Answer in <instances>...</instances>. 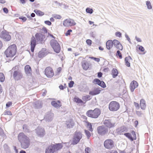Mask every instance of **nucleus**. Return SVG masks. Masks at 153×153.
I'll return each instance as SVG.
<instances>
[{
	"label": "nucleus",
	"mask_w": 153,
	"mask_h": 153,
	"mask_svg": "<svg viewBox=\"0 0 153 153\" xmlns=\"http://www.w3.org/2000/svg\"><path fill=\"white\" fill-rule=\"evenodd\" d=\"M18 140L21 143L22 148L26 149L29 147L30 145L29 139L23 133L21 132L19 134Z\"/></svg>",
	"instance_id": "nucleus-1"
},
{
	"label": "nucleus",
	"mask_w": 153,
	"mask_h": 153,
	"mask_svg": "<svg viewBox=\"0 0 153 153\" xmlns=\"http://www.w3.org/2000/svg\"><path fill=\"white\" fill-rule=\"evenodd\" d=\"M63 145L61 143L51 144L47 147L45 150V153H54L61 149Z\"/></svg>",
	"instance_id": "nucleus-2"
},
{
	"label": "nucleus",
	"mask_w": 153,
	"mask_h": 153,
	"mask_svg": "<svg viewBox=\"0 0 153 153\" xmlns=\"http://www.w3.org/2000/svg\"><path fill=\"white\" fill-rule=\"evenodd\" d=\"M17 51V48L15 44L11 45L4 52V54L7 57H13Z\"/></svg>",
	"instance_id": "nucleus-3"
},
{
	"label": "nucleus",
	"mask_w": 153,
	"mask_h": 153,
	"mask_svg": "<svg viewBox=\"0 0 153 153\" xmlns=\"http://www.w3.org/2000/svg\"><path fill=\"white\" fill-rule=\"evenodd\" d=\"M101 114L100 110L98 108H96L94 110H90L87 111L86 115L88 117L93 118H97Z\"/></svg>",
	"instance_id": "nucleus-4"
},
{
	"label": "nucleus",
	"mask_w": 153,
	"mask_h": 153,
	"mask_svg": "<svg viewBox=\"0 0 153 153\" xmlns=\"http://www.w3.org/2000/svg\"><path fill=\"white\" fill-rule=\"evenodd\" d=\"M82 137V134L80 132L76 131L74 135L72 140L71 141V144L75 145L77 144Z\"/></svg>",
	"instance_id": "nucleus-5"
},
{
	"label": "nucleus",
	"mask_w": 153,
	"mask_h": 153,
	"mask_svg": "<svg viewBox=\"0 0 153 153\" xmlns=\"http://www.w3.org/2000/svg\"><path fill=\"white\" fill-rule=\"evenodd\" d=\"M50 45L54 52L59 53L61 50L60 46L58 42L55 39H52L50 41Z\"/></svg>",
	"instance_id": "nucleus-6"
},
{
	"label": "nucleus",
	"mask_w": 153,
	"mask_h": 153,
	"mask_svg": "<svg viewBox=\"0 0 153 153\" xmlns=\"http://www.w3.org/2000/svg\"><path fill=\"white\" fill-rule=\"evenodd\" d=\"M35 36L37 43L42 44L45 42V35L40 33H37L35 35Z\"/></svg>",
	"instance_id": "nucleus-7"
},
{
	"label": "nucleus",
	"mask_w": 153,
	"mask_h": 153,
	"mask_svg": "<svg viewBox=\"0 0 153 153\" xmlns=\"http://www.w3.org/2000/svg\"><path fill=\"white\" fill-rule=\"evenodd\" d=\"M119 103L116 101H112L109 104V109L111 111H117L120 108Z\"/></svg>",
	"instance_id": "nucleus-8"
},
{
	"label": "nucleus",
	"mask_w": 153,
	"mask_h": 153,
	"mask_svg": "<svg viewBox=\"0 0 153 153\" xmlns=\"http://www.w3.org/2000/svg\"><path fill=\"white\" fill-rule=\"evenodd\" d=\"M98 133L101 136L104 135L108 132V129L104 126H98L97 128Z\"/></svg>",
	"instance_id": "nucleus-9"
},
{
	"label": "nucleus",
	"mask_w": 153,
	"mask_h": 153,
	"mask_svg": "<svg viewBox=\"0 0 153 153\" xmlns=\"http://www.w3.org/2000/svg\"><path fill=\"white\" fill-rule=\"evenodd\" d=\"M0 37L4 41H9L11 39V36L9 33L6 30L2 31L0 35Z\"/></svg>",
	"instance_id": "nucleus-10"
},
{
	"label": "nucleus",
	"mask_w": 153,
	"mask_h": 153,
	"mask_svg": "<svg viewBox=\"0 0 153 153\" xmlns=\"http://www.w3.org/2000/svg\"><path fill=\"white\" fill-rule=\"evenodd\" d=\"M13 76L15 80L18 81L22 78L23 75L20 70L18 69L14 71L13 73Z\"/></svg>",
	"instance_id": "nucleus-11"
},
{
	"label": "nucleus",
	"mask_w": 153,
	"mask_h": 153,
	"mask_svg": "<svg viewBox=\"0 0 153 153\" xmlns=\"http://www.w3.org/2000/svg\"><path fill=\"white\" fill-rule=\"evenodd\" d=\"M105 147L107 149H111L114 146L113 141L111 139H108L105 140L104 142Z\"/></svg>",
	"instance_id": "nucleus-12"
},
{
	"label": "nucleus",
	"mask_w": 153,
	"mask_h": 153,
	"mask_svg": "<svg viewBox=\"0 0 153 153\" xmlns=\"http://www.w3.org/2000/svg\"><path fill=\"white\" fill-rule=\"evenodd\" d=\"M45 74L49 78L52 77L54 75V72L52 68L50 67H48L45 69Z\"/></svg>",
	"instance_id": "nucleus-13"
},
{
	"label": "nucleus",
	"mask_w": 153,
	"mask_h": 153,
	"mask_svg": "<svg viewBox=\"0 0 153 153\" xmlns=\"http://www.w3.org/2000/svg\"><path fill=\"white\" fill-rule=\"evenodd\" d=\"M35 131L36 134L39 137H42L45 134L44 129L40 127H38Z\"/></svg>",
	"instance_id": "nucleus-14"
},
{
	"label": "nucleus",
	"mask_w": 153,
	"mask_h": 153,
	"mask_svg": "<svg viewBox=\"0 0 153 153\" xmlns=\"http://www.w3.org/2000/svg\"><path fill=\"white\" fill-rule=\"evenodd\" d=\"M76 23L74 22L73 20L71 19H66L64 21L63 25L65 27L75 25Z\"/></svg>",
	"instance_id": "nucleus-15"
},
{
	"label": "nucleus",
	"mask_w": 153,
	"mask_h": 153,
	"mask_svg": "<svg viewBox=\"0 0 153 153\" xmlns=\"http://www.w3.org/2000/svg\"><path fill=\"white\" fill-rule=\"evenodd\" d=\"M93 82L95 84H97L100 86L102 88H105L106 87V84L104 82L102 81H101L98 79H95L93 81Z\"/></svg>",
	"instance_id": "nucleus-16"
},
{
	"label": "nucleus",
	"mask_w": 153,
	"mask_h": 153,
	"mask_svg": "<svg viewBox=\"0 0 153 153\" xmlns=\"http://www.w3.org/2000/svg\"><path fill=\"white\" fill-rule=\"evenodd\" d=\"M103 124L109 128L113 127L114 126L115 123H113L110 119L105 120L103 122Z\"/></svg>",
	"instance_id": "nucleus-17"
},
{
	"label": "nucleus",
	"mask_w": 153,
	"mask_h": 153,
	"mask_svg": "<svg viewBox=\"0 0 153 153\" xmlns=\"http://www.w3.org/2000/svg\"><path fill=\"white\" fill-rule=\"evenodd\" d=\"M101 89L102 88L98 87V88H94L93 91H90L89 92V94L94 96L99 94L101 92Z\"/></svg>",
	"instance_id": "nucleus-18"
},
{
	"label": "nucleus",
	"mask_w": 153,
	"mask_h": 153,
	"mask_svg": "<svg viewBox=\"0 0 153 153\" xmlns=\"http://www.w3.org/2000/svg\"><path fill=\"white\" fill-rule=\"evenodd\" d=\"M36 42L37 41L36 40L35 37L33 36H32L30 41L31 51L32 52L34 51Z\"/></svg>",
	"instance_id": "nucleus-19"
},
{
	"label": "nucleus",
	"mask_w": 153,
	"mask_h": 153,
	"mask_svg": "<svg viewBox=\"0 0 153 153\" xmlns=\"http://www.w3.org/2000/svg\"><path fill=\"white\" fill-rule=\"evenodd\" d=\"M53 116V113L48 112L45 115L44 119L46 121L50 122L52 120Z\"/></svg>",
	"instance_id": "nucleus-20"
},
{
	"label": "nucleus",
	"mask_w": 153,
	"mask_h": 153,
	"mask_svg": "<svg viewBox=\"0 0 153 153\" xmlns=\"http://www.w3.org/2000/svg\"><path fill=\"white\" fill-rule=\"evenodd\" d=\"M138 85V83L135 80L132 81L130 85V88L131 92L134 91V90L137 88Z\"/></svg>",
	"instance_id": "nucleus-21"
},
{
	"label": "nucleus",
	"mask_w": 153,
	"mask_h": 153,
	"mask_svg": "<svg viewBox=\"0 0 153 153\" xmlns=\"http://www.w3.org/2000/svg\"><path fill=\"white\" fill-rule=\"evenodd\" d=\"M48 54L45 48H43L38 53V56L39 58H42Z\"/></svg>",
	"instance_id": "nucleus-22"
},
{
	"label": "nucleus",
	"mask_w": 153,
	"mask_h": 153,
	"mask_svg": "<svg viewBox=\"0 0 153 153\" xmlns=\"http://www.w3.org/2000/svg\"><path fill=\"white\" fill-rule=\"evenodd\" d=\"M25 74L27 75H30L32 74L31 68V67L28 65H26L25 67Z\"/></svg>",
	"instance_id": "nucleus-23"
},
{
	"label": "nucleus",
	"mask_w": 153,
	"mask_h": 153,
	"mask_svg": "<svg viewBox=\"0 0 153 153\" xmlns=\"http://www.w3.org/2000/svg\"><path fill=\"white\" fill-rule=\"evenodd\" d=\"M66 124L68 128H71L74 126V123L72 120L70 119L68 121H66Z\"/></svg>",
	"instance_id": "nucleus-24"
},
{
	"label": "nucleus",
	"mask_w": 153,
	"mask_h": 153,
	"mask_svg": "<svg viewBox=\"0 0 153 153\" xmlns=\"http://www.w3.org/2000/svg\"><path fill=\"white\" fill-rule=\"evenodd\" d=\"M106 48L108 50H110L113 45L112 41V40H108L106 42Z\"/></svg>",
	"instance_id": "nucleus-25"
},
{
	"label": "nucleus",
	"mask_w": 153,
	"mask_h": 153,
	"mask_svg": "<svg viewBox=\"0 0 153 153\" xmlns=\"http://www.w3.org/2000/svg\"><path fill=\"white\" fill-rule=\"evenodd\" d=\"M140 108L142 109L143 110L145 109L146 107V102L143 99H141L140 101Z\"/></svg>",
	"instance_id": "nucleus-26"
},
{
	"label": "nucleus",
	"mask_w": 153,
	"mask_h": 153,
	"mask_svg": "<svg viewBox=\"0 0 153 153\" xmlns=\"http://www.w3.org/2000/svg\"><path fill=\"white\" fill-rule=\"evenodd\" d=\"M34 106L36 109L41 108L42 107L41 102L40 101H36L34 103Z\"/></svg>",
	"instance_id": "nucleus-27"
},
{
	"label": "nucleus",
	"mask_w": 153,
	"mask_h": 153,
	"mask_svg": "<svg viewBox=\"0 0 153 153\" xmlns=\"http://www.w3.org/2000/svg\"><path fill=\"white\" fill-rule=\"evenodd\" d=\"M82 66L84 70H86L89 68V64L87 61H84L82 62Z\"/></svg>",
	"instance_id": "nucleus-28"
},
{
	"label": "nucleus",
	"mask_w": 153,
	"mask_h": 153,
	"mask_svg": "<svg viewBox=\"0 0 153 153\" xmlns=\"http://www.w3.org/2000/svg\"><path fill=\"white\" fill-rule=\"evenodd\" d=\"M129 59H130L131 60L132 59L129 56L128 57H126L125 58V65L128 67H129L130 66V64L129 62Z\"/></svg>",
	"instance_id": "nucleus-29"
},
{
	"label": "nucleus",
	"mask_w": 153,
	"mask_h": 153,
	"mask_svg": "<svg viewBox=\"0 0 153 153\" xmlns=\"http://www.w3.org/2000/svg\"><path fill=\"white\" fill-rule=\"evenodd\" d=\"M118 72L116 68H113L112 70L111 74L113 78L116 77L118 75Z\"/></svg>",
	"instance_id": "nucleus-30"
},
{
	"label": "nucleus",
	"mask_w": 153,
	"mask_h": 153,
	"mask_svg": "<svg viewBox=\"0 0 153 153\" xmlns=\"http://www.w3.org/2000/svg\"><path fill=\"white\" fill-rule=\"evenodd\" d=\"M33 11L37 15L39 16H42L44 14V13L43 12L37 9L34 10Z\"/></svg>",
	"instance_id": "nucleus-31"
},
{
	"label": "nucleus",
	"mask_w": 153,
	"mask_h": 153,
	"mask_svg": "<svg viewBox=\"0 0 153 153\" xmlns=\"http://www.w3.org/2000/svg\"><path fill=\"white\" fill-rule=\"evenodd\" d=\"M124 135L129 139L131 141L134 140V139H133V137L131 136V134L129 133H125Z\"/></svg>",
	"instance_id": "nucleus-32"
},
{
	"label": "nucleus",
	"mask_w": 153,
	"mask_h": 153,
	"mask_svg": "<svg viewBox=\"0 0 153 153\" xmlns=\"http://www.w3.org/2000/svg\"><path fill=\"white\" fill-rule=\"evenodd\" d=\"M126 128L124 127H122L120 128V130L118 131V133L120 134H124L123 132L126 131Z\"/></svg>",
	"instance_id": "nucleus-33"
},
{
	"label": "nucleus",
	"mask_w": 153,
	"mask_h": 153,
	"mask_svg": "<svg viewBox=\"0 0 153 153\" xmlns=\"http://www.w3.org/2000/svg\"><path fill=\"white\" fill-rule=\"evenodd\" d=\"M82 99L84 101H85L86 102L88 100H90L91 99L90 96L89 95L84 96H82Z\"/></svg>",
	"instance_id": "nucleus-34"
},
{
	"label": "nucleus",
	"mask_w": 153,
	"mask_h": 153,
	"mask_svg": "<svg viewBox=\"0 0 153 153\" xmlns=\"http://www.w3.org/2000/svg\"><path fill=\"white\" fill-rule=\"evenodd\" d=\"M51 103L52 106L55 108L59 107L60 106L55 101H52Z\"/></svg>",
	"instance_id": "nucleus-35"
},
{
	"label": "nucleus",
	"mask_w": 153,
	"mask_h": 153,
	"mask_svg": "<svg viewBox=\"0 0 153 153\" xmlns=\"http://www.w3.org/2000/svg\"><path fill=\"white\" fill-rule=\"evenodd\" d=\"M74 101L77 103H83V101L78 97H75L74 98Z\"/></svg>",
	"instance_id": "nucleus-36"
},
{
	"label": "nucleus",
	"mask_w": 153,
	"mask_h": 153,
	"mask_svg": "<svg viewBox=\"0 0 153 153\" xmlns=\"http://www.w3.org/2000/svg\"><path fill=\"white\" fill-rule=\"evenodd\" d=\"M87 123V127L88 128L89 130L91 131H92L93 129L92 127V125L91 123L88 122Z\"/></svg>",
	"instance_id": "nucleus-37"
},
{
	"label": "nucleus",
	"mask_w": 153,
	"mask_h": 153,
	"mask_svg": "<svg viewBox=\"0 0 153 153\" xmlns=\"http://www.w3.org/2000/svg\"><path fill=\"white\" fill-rule=\"evenodd\" d=\"M85 133L86 134L87 138L89 139L91 136V134L90 132L88 130L86 129L84 130Z\"/></svg>",
	"instance_id": "nucleus-38"
},
{
	"label": "nucleus",
	"mask_w": 153,
	"mask_h": 153,
	"mask_svg": "<svg viewBox=\"0 0 153 153\" xmlns=\"http://www.w3.org/2000/svg\"><path fill=\"white\" fill-rule=\"evenodd\" d=\"M146 5L147 6V8L148 9H151L152 8V6L151 4V3L149 1H147L146 2Z\"/></svg>",
	"instance_id": "nucleus-39"
},
{
	"label": "nucleus",
	"mask_w": 153,
	"mask_h": 153,
	"mask_svg": "<svg viewBox=\"0 0 153 153\" xmlns=\"http://www.w3.org/2000/svg\"><path fill=\"white\" fill-rule=\"evenodd\" d=\"M5 77L4 74L2 73H0V81L3 82L4 81Z\"/></svg>",
	"instance_id": "nucleus-40"
},
{
	"label": "nucleus",
	"mask_w": 153,
	"mask_h": 153,
	"mask_svg": "<svg viewBox=\"0 0 153 153\" xmlns=\"http://www.w3.org/2000/svg\"><path fill=\"white\" fill-rule=\"evenodd\" d=\"M86 11L87 13L91 14L93 13V11L92 9L88 7L86 9Z\"/></svg>",
	"instance_id": "nucleus-41"
},
{
	"label": "nucleus",
	"mask_w": 153,
	"mask_h": 153,
	"mask_svg": "<svg viewBox=\"0 0 153 153\" xmlns=\"http://www.w3.org/2000/svg\"><path fill=\"white\" fill-rule=\"evenodd\" d=\"M116 55L117 56H118L120 59H121L122 58V54H121L120 51L119 50L117 51Z\"/></svg>",
	"instance_id": "nucleus-42"
},
{
	"label": "nucleus",
	"mask_w": 153,
	"mask_h": 153,
	"mask_svg": "<svg viewBox=\"0 0 153 153\" xmlns=\"http://www.w3.org/2000/svg\"><path fill=\"white\" fill-rule=\"evenodd\" d=\"M113 45L116 47L117 45L120 43V42L117 40L114 39L112 41Z\"/></svg>",
	"instance_id": "nucleus-43"
},
{
	"label": "nucleus",
	"mask_w": 153,
	"mask_h": 153,
	"mask_svg": "<svg viewBox=\"0 0 153 153\" xmlns=\"http://www.w3.org/2000/svg\"><path fill=\"white\" fill-rule=\"evenodd\" d=\"M116 47L118 49L120 50H122L123 49V46L122 44L120 43Z\"/></svg>",
	"instance_id": "nucleus-44"
},
{
	"label": "nucleus",
	"mask_w": 153,
	"mask_h": 153,
	"mask_svg": "<svg viewBox=\"0 0 153 153\" xmlns=\"http://www.w3.org/2000/svg\"><path fill=\"white\" fill-rule=\"evenodd\" d=\"M0 135L2 137H3L4 138V137L5 136V134H4L3 130L2 129L0 128Z\"/></svg>",
	"instance_id": "nucleus-45"
},
{
	"label": "nucleus",
	"mask_w": 153,
	"mask_h": 153,
	"mask_svg": "<svg viewBox=\"0 0 153 153\" xmlns=\"http://www.w3.org/2000/svg\"><path fill=\"white\" fill-rule=\"evenodd\" d=\"M131 133L132 134V135L133 136V139H134V140H136L137 139V137L135 132L134 131H133L131 132Z\"/></svg>",
	"instance_id": "nucleus-46"
},
{
	"label": "nucleus",
	"mask_w": 153,
	"mask_h": 153,
	"mask_svg": "<svg viewBox=\"0 0 153 153\" xmlns=\"http://www.w3.org/2000/svg\"><path fill=\"white\" fill-rule=\"evenodd\" d=\"M4 115H9L10 116H12V113L11 112V111H10L8 110H6L4 112Z\"/></svg>",
	"instance_id": "nucleus-47"
},
{
	"label": "nucleus",
	"mask_w": 153,
	"mask_h": 153,
	"mask_svg": "<svg viewBox=\"0 0 153 153\" xmlns=\"http://www.w3.org/2000/svg\"><path fill=\"white\" fill-rule=\"evenodd\" d=\"M74 81H71L69 83H68V86L69 88H72L73 86L74 85Z\"/></svg>",
	"instance_id": "nucleus-48"
},
{
	"label": "nucleus",
	"mask_w": 153,
	"mask_h": 153,
	"mask_svg": "<svg viewBox=\"0 0 153 153\" xmlns=\"http://www.w3.org/2000/svg\"><path fill=\"white\" fill-rule=\"evenodd\" d=\"M91 149L89 147H87L85 148V153H90Z\"/></svg>",
	"instance_id": "nucleus-49"
},
{
	"label": "nucleus",
	"mask_w": 153,
	"mask_h": 153,
	"mask_svg": "<svg viewBox=\"0 0 153 153\" xmlns=\"http://www.w3.org/2000/svg\"><path fill=\"white\" fill-rule=\"evenodd\" d=\"M115 35L116 36L119 38L121 37L122 36V33L120 32H116L115 33Z\"/></svg>",
	"instance_id": "nucleus-50"
},
{
	"label": "nucleus",
	"mask_w": 153,
	"mask_h": 153,
	"mask_svg": "<svg viewBox=\"0 0 153 153\" xmlns=\"http://www.w3.org/2000/svg\"><path fill=\"white\" fill-rule=\"evenodd\" d=\"M138 46H139L138 49L141 52H143L144 51V48L142 46L139 45H138Z\"/></svg>",
	"instance_id": "nucleus-51"
},
{
	"label": "nucleus",
	"mask_w": 153,
	"mask_h": 153,
	"mask_svg": "<svg viewBox=\"0 0 153 153\" xmlns=\"http://www.w3.org/2000/svg\"><path fill=\"white\" fill-rule=\"evenodd\" d=\"M90 58L94 60V61L97 62H99L100 60V59L99 58H97L93 57H90Z\"/></svg>",
	"instance_id": "nucleus-52"
},
{
	"label": "nucleus",
	"mask_w": 153,
	"mask_h": 153,
	"mask_svg": "<svg viewBox=\"0 0 153 153\" xmlns=\"http://www.w3.org/2000/svg\"><path fill=\"white\" fill-rule=\"evenodd\" d=\"M92 41L90 39H87L86 40V43L88 45L91 46L92 44Z\"/></svg>",
	"instance_id": "nucleus-53"
},
{
	"label": "nucleus",
	"mask_w": 153,
	"mask_h": 153,
	"mask_svg": "<svg viewBox=\"0 0 153 153\" xmlns=\"http://www.w3.org/2000/svg\"><path fill=\"white\" fill-rule=\"evenodd\" d=\"M72 31V30L71 29L68 30L65 33V35L66 36H68V35H70L71 32Z\"/></svg>",
	"instance_id": "nucleus-54"
},
{
	"label": "nucleus",
	"mask_w": 153,
	"mask_h": 153,
	"mask_svg": "<svg viewBox=\"0 0 153 153\" xmlns=\"http://www.w3.org/2000/svg\"><path fill=\"white\" fill-rule=\"evenodd\" d=\"M19 19H22L24 22H25L27 19L26 17L22 16L19 17Z\"/></svg>",
	"instance_id": "nucleus-55"
},
{
	"label": "nucleus",
	"mask_w": 153,
	"mask_h": 153,
	"mask_svg": "<svg viewBox=\"0 0 153 153\" xmlns=\"http://www.w3.org/2000/svg\"><path fill=\"white\" fill-rule=\"evenodd\" d=\"M41 30H42L45 33H47L48 32L47 30L46 27H44L41 29Z\"/></svg>",
	"instance_id": "nucleus-56"
},
{
	"label": "nucleus",
	"mask_w": 153,
	"mask_h": 153,
	"mask_svg": "<svg viewBox=\"0 0 153 153\" xmlns=\"http://www.w3.org/2000/svg\"><path fill=\"white\" fill-rule=\"evenodd\" d=\"M54 17L55 19H60L62 18L61 16L59 15H56L54 16Z\"/></svg>",
	"instance_id": "nucleus-57"
},
{
	"label": "nucleus",
	"mask_w": 153,
	"mask_h": 153,
	"mask_svg": "<svg viewBox=\"0 0 153 153\" xmlns=\"http://www.w3.org/2000/svg\"><path fill=\"white\" fill-rule=\"evenodd\" d=\"M45 23L48 25H51V21L48 20H46L45 21Z\"/></svg>",
	"instance_id": "nucleus-58"
},
{
	"label": "nucleus",
	"mask_w": 153,
	"mask_h": 153,
	"mask_svg": "<svg viewBox=\"0 0 153 153\" xmlns=\"http://www.w3.org/2000/svg\"><path fill=\"white\" fill-rule=\"evenodd\" d=\"M3 11L4 13H8V9L6 7H4L3 9Z\"/></svg>",
	"instance_id": "nucleus-59"
},
{
	"label": "nucleus",
	"mask_w": 153,
	"mask_h": 153,
	"mask_svg": "<svg viewBox=\"0 0 153 153\" xmlns=\"http://www.w3.org/2000/svg\"><path fill=\"white\" fill-rule=\"evenodd\" d=\"M12 104V103L11 102H7L6 104V106L8 108L10 107Z\"/></svg>",
	"instance_id": "nucleus-60"
},
{
	"label": "nucleus",
	"mask_w": 153,
	"mask_h": 153,
	"mask_svg": "<svg viewBox=\"0 0 153 153\" xmlns=\"http://www.w3.org/2000/svg\"><path fill=\"white\" fill-rule=\"evenodd\" d=\"M102 73L101 72H99L97 73V76L99 78H100L102 77Z\"/></svg>",
	"instance_id": "nucleus-61"
},
{
	"label": "nucleus",
	"mask_w": 153,
	"mask_h": 153,
	"mask_svg": "<svg viewBox=\"0 0 153 153\" xmlns=\"http://www.w3.org/2000/svg\"><path fill=\"white\" fill-rule=\"evenodd\" d=\"M90 36L93 38H94L95 37L96 35L95 33H94L93 32H92L90 33Z\"/></svg>",
	"instance_id": "nucleus-62"
},
{
	"label": "nucleus",
	"mask_w": 153,
	"mask_h": 153,
	"mask_svg": "<svg viewBox=\"0 0 153 153\" xmlns=\"http://www.w3.org/2000/svg\"><path fill=\"white\" fill-rule=\"evenodd\" d=\"M125 37L127 39L128 41L130 42V39L129 37L126 34H125Z\"/></svg>",
	"instance_id": "nucleus-63"
},
{
	"label": "nucleus",
	"mask_w": 153,
	"mask_h": 153,
	"mask_svg": "<svg viewBox=\"0 0 153 153\" xmlns=\"http://www.w3.org/2000/svg\"><path fill=\"white\" fill-rule=\"evenodd\" d=\"M59 89L61 90H63L64 88H65V87H64V86L62 85H60L59 86Z\"/></svg>",
	"instance_id": "nucleus-64"
}]
</instances>
